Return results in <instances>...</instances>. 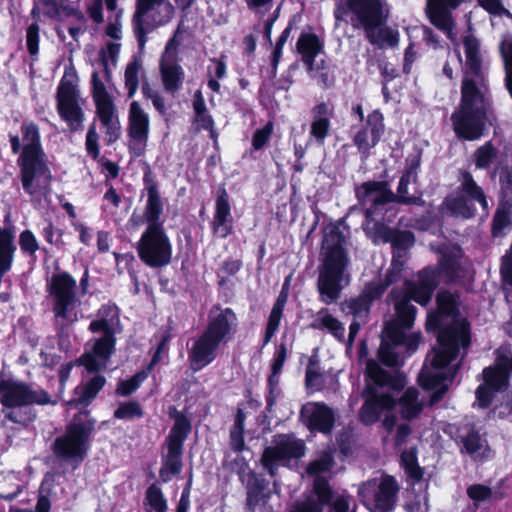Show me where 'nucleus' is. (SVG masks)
I'll list each match as a JSON object with an SVG mask.
<instances>
[{"mask_svg": "<svg viewBox=\"0 0 512 512\" xmlns=\"http://www.w3.org/2000/svg\"><path fill=\"white\" fill-rule=\"evenodd\" d=\"M420 162L418 159H413L405 172V174L401 177L397 189V196L399 200L403 203H412L415 201L414 196H410L409 186L416 184L417 179V171L419 169Z\"/></svg>", "mask_w": 512, "mask_h": 512, "instance_id": "c9c22d12", "label": "nucleus"}, {"mask_svg": "<svg viewBox=\"0 0 512 512\" xmlns=\"http://www.w3.org/2000/svg\"><path fill=\"white\" fill-rule=\"evenodd\" d=\"M467 493L476 504L487 501L493 496L492 491L488 487L480 484L470 486L467 489Z\"/></svg>", "mask_w": 512, "mask_h": 512, "instance_id": "4d7b16f0", "label": "nucleus"}, {"mask_svg": "<svg viewBox=\"0 0 512 512\" xmlns=\"http://www.w3.org/2000/svg\"><path fill=\"white\" fill-rule=\"evenodd\" d=\"M479 5L483 7L490 14L494 15H506L512 17L511 13L505 9L503 0H477Z\"/></svg>", "mask_w": 512, "mask_h": 512, "instance_id": "13d9d810", "label": "nucleus"}, {"mask_svg": "<svg viewBox=\"0 0 512 512\" xmlns=\"http://www.w3.org/2000/svg\"><path fill=\"white\" fill-rule=\"evenodd\" d=\"M334 15L339 21H350L355 28L371 30L386 21L388 9L381 0H340Z\"/></svg>", "mask_w": 512, "mask_h": 512, "instance_id": "9d476101", "label": "nucleus"}, {"mask_svg": "<svg viewBox=\"0 0 512 512\" xmlns=\"http://www.w3.org/2000/svg\"><path fill=\"white\" fill-rule=\"evenodd\" d=\"M174 8L169 0H137L133 17L134 31L141 47L145 44L144 25L160 26L169 22Z\"/></svg>", "mask_w": 512, "mask_h": 512, "instance_id": "f3484780", "label": "nucleus"}, {"mask_svg": "<svg viewBox=\"0 0 512 512\" xmlns=\"http://www.w3.org/2000/svg\"><path fill=\"white\" fill-rule=\"evenodd\" d=\"M466 55V70L462 82L461 103L452 113L451 121L455 134L473 141L483 134L486 118V87L482 72V56L478 40L468 35L463 40Z\"/></svg>", "mask_w": 512, "mask_h": 512, "instance_id": "f03ea898", "label": "nucleus"}, {"mask_svg": "<svg viewBox=\"0 0 512 512\" xmlns=\"http://www.w3.org/2000/svg\"><path fill=\"white\" fill-rule=\"evenodd\" d=\"M94 425L95 420L89 417L88 411L77 414L66 427L65 433L56 438L53 444L55 455L78 466L88 452Z\"/></svg>", "mask_w": 512, "mask_h": 512, "instance_id": "1a4fd4ad", "label": "nucleus"}, {"mask_svg": "<svg viewBox=\"0 0 512 512\" xmlns=\"http://www.w3.org/2000/svg\"><path fill=\"white\" fill-rule=\"evenodd\" d=\"M223 466L231 469L239 474L241 478L249 473L248 463L243 457L237 456L234 460L229 461L228 456L223 460Z\"/></svg>", "mask_w": 512, "mask_h": 512, "instance_id": "bf43d9fd", "label": "nucleus"}, {"mask_svg": "<svg viewBox=\"0 0 512 512\" xmlns=\"http://www.w3.org/2000/svg\"><path fill=\"white\" fill-rule=\"evenodd\" d=\"M78 76L73 68L65 70L56 93L57 112L71 130H79L83 126L84 100L80 95Z\"/></svg>", "mask_w": 512, "mask_h": 512, "instance_id": "9b49d317", "label": "nucleus"}, {"mask_svg": "<svg viewBox=\"0 0 512 512\" xmlns=\"http://www.w3.org/2000/svg\"><path fill=\"white\" fill-rule=\"evenodd\" d=\"M287 348L285 344H281L274 355V360L271 366L272 370H275L276 373H281L283 365L287 359Z\"/></svg>", "mask_w": 512, "mask_h": 512, "instance_id": "338daca9", "label": "nucleus"}, {"mask_svg": "<svg viewBox=\"0 0 512 512\" xmlns=\"http://www.w3.org/2000/svg\"><path fill=\"white\" fill-rule=\"evenodd\" d=\"M189 432L190 424L187 419L183 416H178L166 439L167 453L163 456L162 467L159 472L163 482H169L175 475L181 472L183 442Z\"/></svg>", "mask_w": 512, "mask_h": 512, "instance_id": "dca6fc26", "label": "nucleus"}, {"mask_svg": "<svg viewBox=\"0 0 512 512\" xmlns=\"http://www.w3.org/2000/svg\"><path fill=\"white\" fill-rule=\"evenodd\" d=\"M359 201L366 206V217L370 218L381 205L392 202L396 196L384 182H367L356 190Z\"/></svg>", "mask_w": 512, "mask_h": 512, "instance_id": "a878e982", "label": "nucleus"}, {"mask_svg": "<svg viewBox=\"0 0 512 512\" xmlns=\"http://www.w3.org/2000/svg\"><path fill=\"white\" fill-rule=\"evenodd\" d=\"M0 403L5 418L21 425L30 423L36 417L30 405L54 404L45 390L14 379L0 381Z\"/></svg>", "mask_w": 512, "mask_h": 512, "instance_id": "0eeeda50", "label": "nucleus"}, {"mask_svg": "<svg viewBox=\"0 0 512 512\" xmlns=\"http://www.w3.org/2000/svg\"><path fill=\"white\" fill-rule=\"evenodd\" d=\"M24 190L30 195L43 194L48 190L51 173L44 159L18 161Z\"/></svg>", "mask_w": 512, "mask_h": 512, "instance_id": "4be33fe9", "label": "nucleus"}, {"mask_svg": "<svg viewBox=\"0 0 512 512\" xmlns=\"http://www.w3.org/2000/svg\"><path fill=\"white\" fill-rule=\"evenodd\" d=\"M150 118L139 102L132 101L128 110V147L130 152L139 157L144 154L148 143Z\"/></svg>", "mask_w": 512, "mask_h": 512, "instance_id": "6ab92c4d", "label": "nucleus"}, {"mask_svg": "<svg viewBox=\"0 0 512 512\" xmlns=\"http://www.w3.org/2000/svg\"><path fill=\"white\" fill-rule=\"evenodd\" d=\"M398 487L390 476H381L363 482L358 487V496L371 512H389L393 509Z\"/></svg>", "mask_w": 512, "mask_h": 512, "instance_id": "ddd939ff", "label": "nucleus"}, {"mask_svg": "<svg viewBox=\"0 0 512 512\" xmlns=\"http://www.w3.org/2000/svg\"><path fill=\"white\" fill-rule=\"evenodd\" d=\"M105 384V378L103 376L93 377L85 386L77 388L76 393L79 394L77 399H73L69 402L71 405H88L98 394Z\"/></svg>", "mask_w": 512, "mask_h": 512, "instance_id": "4c0bfd02", "label": "nucleus"}, {"mask_svg": "<svg viewBox=\"0 0 512 512\" xmlns=\"http://www.w3.org/2000/svg\"><path fill=\"white\" fill-rule=\"evenodd\" d=\"M468 346H469V344L465 348L460 347L459 354L456 355L453 359L449 360V362H447V363H445L446 362L445 360H447L448 354L445 353L442 355L441 362L439 361V368L437 369L438 373L440 375L436 376V377H432L431 379L427 380L428 382L431 383V387H426L424 385V383L422 381V374H423V371H424V368L426 365L429 367L432 366L431 365L432 356H433L434 350L439 348V344L437 345V347H435L432 350V352L430 354H428L426 361L423 365L422 371L419 375V383L425 390H435L430 399L431 404H434L442 399L443 395L445 394V392L448 389V382L452 381L453 377L455 376V374L457 373V370L459 368V362H455V361L457 360V358L460 355H461V357H464V354H461V351H463V353H465Z\"/></svg>", "mask_w": 512, "mask_h": 512, "instance_id": "aec40b11", "label": "nucleus"}, {"mask_svg": "<svg viewBox=\"0 0 512 512\" xmlns=\"http://www.w3.org/2000/svg\"><path fill=\"white\" fill-rule=\"evenodd\" d=\"M397 404L396 399L389 393L368 390L366 400L360 409V420L371 425L378 421L384 410H391Z\"/></svg>", "mask_w": 512, "mask_h": 512, "instance_id": "bb28decb", "label": "nucleus"}, {"mask_svg": "<svg viewBox=\"0 0 512 512\" xmlns=\"http://www.w3.org/2000/svg\"><path fill=\"white\" fill-rule=\"evenodd\" d=\"M495 158L496 150L490 143H486L475 151V164L479 169L487 168Z\"/></svg>", "mask_w": 512, "mask_h": 512, "instance_id": "3c124183", "label": "nucleus"}, {"mask_svg": "<svg viewBox=\"0 0 512 512\" xmlns=\"http://www.w3.org/2000/svg\"><path fill=\"white\" fill-rule=\"evenodd\" d=\"M102 5L100 0H93L86 8L89 17L96 24H101L104 21Z\"/></svg>", "mask_w": 512, "mask_h": 512, "instance_id": "69168bd1", "label": "nucleus"}, {"mask_svg": "<svg viewBox=\"0 0 512 512\" xmlns=\"http://www.w3.org/2000/svg\"><path fill=\"white\" fill-rule=\"evenodd\" d=\"M120 325L118 308L115 305H103L96 318L90 323L93 333L103 332V336L92 339L87 344L85 353L80 358L82 365L89 372L105 369L115 349V333Z\"/></svg>", "mask_w": 512, "mask_h": 512, "instance_id": "423d86ee", "label": "nucleus"}, {"mask_svg": "<svg viewBox=\"0 0 512 512\" xmlns=\"http://www.w3.org/2000/svg\"><path fill=\"white\" fill-rule=\"evenodd\" d=\"M236 315L229 308H213L209 313V322L204 333L219 342H225L229 339L236 326Z\"/></svg>", "mask_w": 512, "mask_h": 512, "instance_id": "cd10ccee", "label": "nucleus"}, {"mask_svg": "<svg viewBox=\"0 0 512 512\" xmlns=\"http://www.w3.org/2000/svg\"><path fill=\"white\" fill-rule=\"evenodd\" d=\"M384 131V116L379 110H374L368 114L365 126L355 134L353 142L358 151L364 157H368L370 150L379 143Z\"/></svg>", "mask_w": 512, "mask_h": 512, "instance_id": "b1692460", "label": "nucleus"}, {"mask_svg": "<svg viewBox=\"0 0 512 512\" xmlns=\"http://www.w3.org/2000/svg\"><path fill=\"white\" fill-rule=\"evenodd\" d=\"M399 407L403 419L416 418L424 407L423 401L419 399V391L413 387L406 389L399 398Z\"/></svg>", "mask_w": 512, "mask_h": 512, "instance_id": "f704fd0d", "label": "nucleus"}, {"mask_svg": "<svg viewBox=\"0 0 512 512\" xmlns=\"http://www.w3.org/2000/svg\"><path fill=\"white\" fill-rule=\"evenodd\" d=\"M147 372L141 371L128 380L119 382L116 393L121 396H128L138 389L140 384L147 378Z\"/></svg>", "mask_w": 512, "mask_h": 512, "instance_id": "de8ad7c7", "label": "nucleus"}, {"mask_svg": "<svg viewBox=\"0 0 512 512\" xmlns=\"http://www.w3.org/2000/svg\"><path fill=\"white\" fill-rule=\"evenodd\" d=\"M369 41L380 48L395 47L399 43V32L389 27H384L375 32V29L365 30Z\"/></svg>", "mask_w": 512, "mask_h": 512, "instance_id": "ea45409f", "label": "nucleus"}, {"mask_svg": "<svg viewBox=\"0 0 512 512\" xmlns=\"http://www.w3.org/2000/svg\"><path fill=\"white\" fill-rule=\"evenodd\" d=\"M405 509L407 512H428V496L425 492L408 494L407 501L405 503Z\"/></svg>", "mask_w": 512, "mask_h": 512, "instance_id": "09e8293b", "label": "nucleus"}, {"mask_svg": "<svg viewBox=\"0 0 512 512\" xmlns=\"http://www.w3.org/2000/svg\"><path fill=\"white\" fill-rule=\"evenodd\" d=\"M438 312L430 313L427 316L426 329L428 331L440 329L438 333L439 348L434 350L431 367L425 366L422 381L426 387H431L427 380L439 376V361L443 354L447 353L448 358L453 359L459 354L460 347L465 348L470 344L468 324L465 319L458 317L456 312L457 299L449 292H440L437 296Z\"/></svg>", "mask_w": 512, "mask_h": 512, "instance_id": "7ed1b4c3", "label": "nucleus"}, {"mask_svg": "<svg viewBox=\"0 0 512 512\" xmlns=\"http://www.w3.org/2000/svg\"><path fill=\"white\" fill-rule=\"evenodd\" d=\"M143 508L145 512H167V500L157 485L152 484L146 490Z\"/></svg>", "mask_w": 512, "mask_h": 512, "instance_id": "58836bf2", "label": "nucleus"}, {"mask_svg": "<svg viewBox=\"0 0 512 512\" xmlns=\"http://www.w3.org/2000/svg\"><path fill=\"white\" fill-rule=\"evenodd\" d=\"M366 371L370 379L378 386L388 385L393 389H398L402 386L398 383H392L389 374L373 360L367 361Z\"/></svg>", "mask_w": 512, "mask_h": 512, "instance_id": "37998d69", "label": "nucleus"}, {"mask_svg": "<svg viewBox=\"0 0 512 512\" xmlns=\"http://www.w3.org/2000/svg\"><path fill=\"white\" fill-rule=\"evenodd\" d=\"M436 287V272L426 268L419 272L416 283L407 282L402 296H396L394 307L396 320L388 323L382 333V342L379 348V357L387 366L398 364V355L394 351L395 346L404 345L409 350L415 351L420 343L419 333L406 334L405 330L413 327L416 308L410 304L411 300L420 305H426Z\"/></svg>", "mask_w": 512, "mask_h": 512, "instance_id": "f257e3e1", "label": "nucleus"}, {"mask_svg": "<svg viewBox=\"0 0 512 512\" xmlns=\"http://www.w3.org/2000/svg\"><path fill=\"white\" fill-rule=\"evenodd\" d=\"M462 0H427L426 12L430 22L443 31L451 40H455L454 22L451 10L455 9Z\"/></svg>", "mask_w": 512, "mask_h": 512, "instance_id": "393cba45", "label": "nucleus"}, {"mask_svg": "<svg viewBox=\"0 0 512 512\" xmlns=\"http://www.w3.org/2000/svg\"><path fill=\"white\" fill-rule=\"evenodd\" d=\"M305 454V443L293 435H278L274 446L265 449L262 464L271 475L275 474L278 463L286 464L290 459H298Z\"/></svg>", "mask_w": 512, "mask_h": 512, "instance_id": "a211bd4d", "label": "nucleus"}, {"mask_svg": "<svg viewBox=\"0 0 512 512\" xmlns=\"http://www.w3.org/2000/svg\"><path fill=\"white\" fill-rule=\"evenodd\" d=\"M21 131L23 134V152L18 161L44 159L38 126L33 122H24L21 126Z\"/></svg>", "mask_w": 512, "mask_h": 512, "instance_id": "2f4dec72", "label": "nucleus"}, {"mask_svg": "<svg viewBox=\"0 0 512 512\" xmlns=\"http://www.w3.org/2000/svg\"><path fill=\"white\" fill-rule=\"evenodd\" d=\"M463 447L469 454L480 453L486 447V441L476 432H470L462 439Z\"/></svg>", "mask_w": 512, "mask_h": 512, "instance_id": "864d4df0", "label": "nucleus"}, {"mask_svg": "<svg viewBox=\"0 0 512 512\" xmlns=\"http://www.w3.org/2000/svg\"><path fill=\"white\" fill-rule=\"evenodd\" d=\"M143 410L141 405L136 401H129L122 403L115 411L114 417L122 420H132L141 418Z\"/></svg>", "mask_w": 512, "mask_h": 512, "instance_id": "49530a36", "label": "nucleus"}, {"mask_svg": "<svg viewBox=\"0 0 512 512\" xmlns=\"http://www.w3.org/2000/svg\"><path fill=\"white\" fill-rule=\"evenodd\" d=\"M140 259L150 267H163L170 263L172 246L162 225L147 227L137 244Z\"/></svg>", "mask_w": 512, "mask_h": 512, "instance_id": "2eb2a0df", "label": "nucleus"}, {"mask_svg": "<svg viewBox=\"0 0 512 512\" xmlns=\"http://www.w3.org/2000/svg\"><path fill=\"white\" fill-rule=\"evenodd\" d=\"M312 114L310 134L318 143L323 144L330 129L331 108L327 103L322 102L313 108Z\"/></svg>", "mask_w": 512, "mask_h": 512, "instance_id": "72a5a7b5", "label": "nucleus"}, {"mask_svg": "<svg viewBox=\"0 0 512 512\" xmlns=\"http://www.w3.org/2000/svg\"><path fill=\"white\" fill-rule=\"evenodd\" d=\"M224 58V56H221L219 59L212 60V63L214 64V75H210L208 87L214 92L220 91V84L218 80L223 79L227 74V66ZM208 72L211 74L210 70Z\"/></svg>", "mask_w": 512, "mask_h": 512, "instance_id": "8fccbe9b", "label": "nucleus"}, {"mask_svg": "<svg viewBox=\"0 0 512 512\" xmlns=\"http://www.w3.org/2000/svg\"><path fill=\"white\" fill-rule=\"evenodd\" d=\"M86 149L90 156L96 159L99 155V146H98V133L96 131V127L92 125L88 133L86 135Z\"/></svg>", "mask_w": 512, "mask_h": 512, "instance_id": "e2e57ef3", "label": "nucleus"}, {"mask_svg": "<svg viewBox=\"0 0 512 512\" xmlns=\"http://www.w3.org/2000/svg\"><path fill=\"white\" fill-rule=\"evenodd\" d=\"M19 244L21 250L27 254H34L38 249V241L30 230H25L20 234Z\"/></svg>", "mask_w": 512, "mask_h": 512, "instance_id": "5fc2aeb1", "label": "nucleus"}, {"mask_svg": "<svg viewBox=\"0 0 512 512\" xmlns=\"http://www.w3.org/2000/svg\"><path fill=\"white\" fill-rule=\"evenodd\" d=\"M312 326L317 329H326L337 339L343 340L345 335L344 325L327 310L322 309L317 313V317L314 320Z\"/></svg>", "mask_w": 512, "mask_h": 512, "instance_id": "e433bc0d", "label": "nucleus"}, {"mask_svg": "<svg viewBox=\"0 0 512 512\" xmlns=\"http://www.w3.org/2000/svg\"><path fill=\"white\" fill-rule=\"evenodd\" d=\"M47 292L58 324L68 326L78 321L81 301L77 282L69 273L53 274L47 282Z\"/></svg>", "mask_w": 512, "mask_h": 512, "instance_id": "6e6552de", "label": "nucleus"}, {"mask_svg": "<svg viewBox=\"0 0 512 512\" xmlns=\"http://www.w3.org/2000/svg\"><path fill=\"white\" fill-rule=\"evenodd\" d=\"M400 272L398 264H392V268L387 274L388 283L383 285L380 281H373L363 289L361 295L356 298L346 300L342 304V309L348 314H353L356 318L362 319L366 317L370 304L373 300L379 298L389 283L396 281L397 275Z\"/></svg>", "mask_w": 512, "mask_h": 512, "instance_id": "412c9836", "label": "nucleus"}, {"mask_svg": "<svg viewBox=\"0 0 512 512\" xmlns=\"http://www.w3.org/2000/svg\"><path fill=\"white\" fill-rule=\"evenodd\" d=\"M244 422L245 414L242 409H238L235 415L234 424L230 430V445L234 451H242L245 448L244 442Z\"/></svg>", "mask_w": 512, "mask_h": 512, "instance_id": "79ce46f5", "label": "nucleus"}, {"mask_svg": "<svg viewBox=\"0 0 512 512\" xmlns=\"http://www.w3.org/2000/svg\"><path fill=\"white\" fill-rule=\"evenodd\" d=\"M500 50L505 62L506 86L512 97V37L506 36L503 39Z\"/></svg>", "mask_w": 512, "mask_h": 512, "instance_id": "a18cd8bd", "label": "nucleus"}, {"mask_svg": "<svg viewBox=\"0 0 512 512\" xmlns=\"http://www.w3.org/2000/svg\"><path fill=\"white\" fill-rule=\"evenodd\" d=\"M273 132L272 123H268L263 128L258 129L253 136V147L256 150L261 149Z\"/></svg>", "mask_w": 512, "mask_h": 512, "instance_id": "680f3d73", "label": "nucleus"}, {"mask_svg": "<svg viewBox=\"0 0 512 512\" xmlns=\"http://www.w3.org/2000/svg\"><path fill=\"white\" fill-rule=\"evenodd\" d=\"M329 512H356V504L351 497H337Z\"/></svg>", "mask_w": 512, "mask_h": 512, "instance_id": "052dcab7", "label": "nucleus"}, {"mask_svg": "<svg viewBox=\"0 0 512 512\" xmlns=\"http://www.w3.org/2000/svg\"><path fill=\"white\" fill-rule=\"evenodd\" d=\"M282 311L272 309L268 318L266 331H265V337H264V345H266L274 336L276 331L278 330L281 317H282Z\"/></svg>", "mask_w": 512, "mask_h": 512, "instance_id": "6e6d98bb", "label": "nucleus"}, {"mask_svg": "<svg viewBox=\"0 0 512 512\" xmlns=\"http://www.w3.org/2000/svg\"><path fill=\"white\" fill-rule=\"evenodd\" d=\"M179 41L176 36L168 41L163 52L160 72L163 85L168 92H175L183 81V70L178 64Z\"/></svg>", "mask_w": 512, "mask_h": 512, "instance_id": "5701e85b", "label": "nucleus"}, {"mask_svg": "<svg viewBox=\"0 0 512 512\" xmlns=\"http://www.w3.org/2000/svg\"><path fill=\"white\" fill-rule=\"evenodd\" d=\"M220 344L221 342L204 332L195 339L189 351L192 370L199 371L212 363L217 356Z\"/></svg>", "mask_w": 512, "mask_h": 512, "instance_id": "c85d7f7f", "label": "nucleus"}, {"mask_svg": "<svg viewBox=\"0 0 512 512\" xmlns=\"http://www.w3.org/2000/svg\"><path fill=\"white\" fill-rule=\"evenodd\" d=\"M334 464L332 451L326 449L322 454L309 463L306 468L308 476L315 477L314 492L318 498L309 497L304 501L296 502L290 512H323L322 504L327 503L331 498V490L327 480L320 475L329 472Z\"/></svg>", "mask_w": 512, "mask_h": 512, "instance_id": "f8f14e48", "label": "nucleus"}, {"mask_svg": "<svg viewBox=\"0 0 512 512\" xmlns=\"http://www.w3.org/2000/svg\"><path fill=\"white\" fill-rule=\"evenodd\" d=\"M296 49L309 71L314 69V59L323 50V44L317 35L302 33L296 43Z\"/></svg>", "mask_w": 512, "mask_h": 512, "instance_id": "473e14b6", "label": "nucleus"}, {"mask_svg": "<svg viewBox=\"0 0 512 512\" xmlns=\"http://www.w3.org/2000/svg\"><path fill=\"white\" fill-rule=\"evenodd\" d=\"M459 180V189L447 197L444 203L447 211L456 217L470 218L475 212L473 201H477L483 209H487L488 203L484 191L475 182L472 175L462 172Z\"/></svg>", "mask_w": 512, "mask_h": 512, "instance_id": "4468645a", "label": "nucleus"}, {"mask_svg": "<svg viewBox=\"0 0 512 512\" xmlns=\"http://www.w3.org/2000/svg\"><path fill=\"white\" fill-rule=\"evenodd\" d=\"M401 462L410 477L416 480H419L422 477V471L417 465L416 455L412 451L402 453Z\"/></svg>", "mask_w": 512, "mask_h": 512, "instance_id": "603ef678", "label": "nucleus"}, {"mask_svg": "<svg viewBox=\"0 0 512 512\" xmlns=\"http://www.w3.org/2000/svg\"><path fill=\"white\" fill-rule=\"evenodd\" d=\"M212 231L216 237L226 238L233 231V218L229 196L225 189L219 191L216 202L215 212L212 221Z\"/></svg>", "mask_w": 512, "mask_h": 512, "instance_id": "c756f323", "label": "nucleus"}, {"mask_svg": "<svg viewBox=\"0 0 512 512\" xmlns=\"http://www.w3.org/2000/svg\"><path fill=\"white\" fill-rule=\"evenodd\" d=\"M345 237L336 226L324 231L322 264L319 267L317 289L320 299L331 304L340 297L341 290L350 283L349 258L344 249Z\"/></svg>", "mask_w": 512, "mask_h": 512, "instance_id": "20e7f679", "label": "nucleus"}, {"mask_svg": "<svg viewBox=\"0 0 512 512\" xmlns=\"http://www.w3.org/2000/svg\"><path fill=\"white\" fill-rule=\"evenodd\" d=\"M39 27L32 24L27 29V47L31 55H36L39 50Z\"/></svg>", "mask_w": 512, "mask_h": 512, "instance_id": "0e129e2a", "label": "nucleus"}, {"mask_svg": "<svg viewBox=\"0 0 512 512\" xmlns=\"http://www.w3.org/2000/svg\"><path fill=\"white\" fill-rule=\"evenodd\" d=\"M500 185L506 195L512 193V168H504L500 172Z\"/></svg>", "mask_w": 512, "mask_h": 512, "instance_id": "774afa93", "label": "nucleus"}, {"mask_svg": "<svg viewBox=\"0 0 512 512\" xmlns=\"http://www.w3.org/2000/svg\"><path fill=\"white\" fill-rule=\"evenodd\" d=\"M141 72V64L133 61L126 66L124 79L125 87L128 90V97L132 98L137 92L139 86V77Z\"/></svg>", "mask_w": 512, "mask_h": 512, "instance_id": "c03bdc74", "label": "nucleus"}, {"mask_svg": "<svg viewBox=\"0 0 512 512\" xmlns=\"http://www.w3.org/2000/svg\"><path fill=\"white\" fill-rule=\"evenodd\" d=\"M120 44L108 42L100 51L101 71L92 74V98L96 115L104 129L107 142H116L121 135V123L113 97L108 93L106 84L110 80V64L115 65L120 53Z\"/></svg>", "mask_w": 512, "mask_h": 512, "instance_id": "39448f33", "label": "nucleus"}, {"mask_svg": "<svg viewBox=\"0 0 512 512\" xmlns=\"http://www.w3.org/2000/svg\"><path fill=\"white\" fill-rule=\"evenodd\" d=\"M161 213L162 204L159 194L157 190L152 187L148 191V199L144 213L145 220L148 223L147 227H151L153 225H162V223L159 221Z\"/></svg>", "mask_w": 512, "mask_h": 512, "instance_id": "a19ab883", "label": "nucleus"}, {"mask_svg": "<svg viewBox=\"0 0 512 512\" xmlns=\"http://www.w3.org/2000/svg\"><path fill=\"white\" fill-rule=\"evenodd\" d=\"M301 415L311 429L329 433L334 425L333 411L323 403H307L301 409Z\"/></svg>", "mask_w": 512, "mask_h": 512, "instance_id": "7c9ffc66", "label": "nucleus"}]
</instances>
